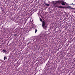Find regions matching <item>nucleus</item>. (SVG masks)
Here are the masks:
<instances>
[{
    "mask_svg": "<svg viewBox=\"0 0 75 75\" xmlns=\"http://www.w3.org/2000/svg\"><path fill=\"white\" fill-rule=\"evenodd\" d=\"M66 8H71V6H69L68 7H67Z\"/></svg>",
    "mask_w": 75,
    "mask_h": 75,
    "instance_id": "obj_6",
    "label": "nucleus"
},
{
    "mask_svg": "<svg viewBox=\"0 0 75 75\" xmlns=\"http://www.w3.org/2000/svg\"><path fill=\"white\" fill-rule=\"evenodd\" d=\"M66 4L65 6H64V7H68L69 6V5H68V4Z\"/></svg>",
    "mask_w": 75,
    "mask_h": 75,
    "instance_id": "obj_5",
    "label": "nucleus"
},
{
    "mask_svg": "<svg viewBox=\"0 0 75 75\" xmlns=\"http://www.w3.org/2000/svg\"><path fill=\"white\" fill-rule=\"evenodd\" d=\"M44 4H45V5L47 6V7L49 6V4H47V3H46V2H45Z\"/></svg>",
    "mask_w": 75,
    "mask_h": 75,
    "instance_id": "obj_4",
    "label": "nucleus"
},
{
    "mask_svg": "<svg viewBox=\"0 0 75 75\" xmlns=\"http://www.w3.org/2000/svg\"><path fill=\"white\" fill-rule=\"evenodd\" d=\"M2 51H4V52L5 53H6V50H3Z\"/></svg>",
    "mask_w": 75,
    "mask_h": 75,
    "instance_id": "obj_7",
    "label": "nucleus"
},
{
    "mask_svg": "<svg viewBox=\"0 0 75 75\" xmlns=\"http://www.w3.org/2000/svg\"><path fill=\"white\" fill-rule=\"evenodd\" d=\"M40 21H42V19L41 18H40Z\"/></svg>",
    "mask_w": 75,
    "mask_h": 75,
    "instance_id": "obj_10",
    "label": "nucleus"
},
{
    "mask_svg": "<svg viewBox=\"0 0 75 75\" xmlns=\"http://www.w3.org/2000/svg\"><path fill=\"white\" fill-rule=\"evenodd\" d=\"M72 4H73V3H72Z\"/></svg>",
    "mask_w": 75,
    "mask_h": 75,
    "instance_id": "obj_11",
    "label": "nucleus"
},
{
    "mask_svg": "<svg viewBox=\"0 0 75 75\" xmlns=\"http://www.w3.org/2000/svg\"><path fill=\"white\" fill-rule=\"evenodd\" d=\"M57 8H63V7L62 6H56Z\"/></svg>",
    "mask_w": 75,
    "mask_h": 75,
    "instance_id": "obj_3",
    "label": "nucleus"
},
{
    "mask_svg": "<svg viewBox=\"0 0 75 75\" xmlns=\"http://www.w3.org/2000/svg\"><path fill=\"white\" fill-rule=\"evenodd\" d=\"M6 56H4V60H5V59H6Z\"/></svg>",
    "mask_w": 75,
    "mask_h": 75,
    "instance_id": "obj_8",
    "label": "nucleus"
},
{
    "mask_svg": "<svg viewBox=\"0 0 75 75\" xmlns=\"http://www.w3.org/2000/svg\"><path fill=\"white\" fill-rule=\"evenodd\" d=\"M52 3H53L54 5L56 4H57L58 3H61L62 5H65L66 4H67V3L62 1V0L58 1H52Z\"/></svg>",
    "mask_w": 75,
    "mask_h": 75,
    "instance_id": "obj_1",
    "label": "nucleus"
},
{
    "mask_svg": "<svg viewBox=\"0 0 75 75\" xmlns=\"http://www.w3.org/2000/svg\"><path fill=\"white\" fill-rule=\"evenodd\" d=\"M37 29H35V33H37Z\"/></svg>",
    "mask_w": 75,
    "mask_h": 75,
    "instance_id": "obj_9",
    "label": "nucleus"
},
{
    "mask_svg": "<svg viewBox=\"0 0 75 75\" xmlns=\"http://www.w3.org/2000/svg\"><path fill=\"white\" fill-rule=\"evenodd\" d=\"M72 4H71L70 5H71Z\"/></svg>",
    "mask_w": 75,
    "mask_h": 75,
    "instance_id": "obj_12",
    "label": "nucleus"
},
{
    "mask_svg": "<svg viewBox=\"0 0 75 75\" xmlns=\"http://www.w3.org/2000/svg\"><path fill=\"white\" fill-rule=\"evenodd\" d=\"M42 26L43 27V28L45 29H46L47 28V26H45V22L44 21H43L42 22Z\"/></svg>",
    "mask_w": 75,
    "mask_h": 75,
    "instance_id": "obj_2",
    "label": "nucleus"
}]
</instances>
